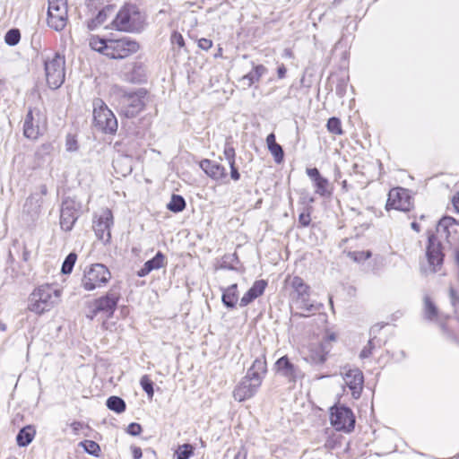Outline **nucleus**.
<instances>
[{
    "label": "nucleus",
    "mask_w": 459,
    "mask_h": 459,
    "mask_svg": "<svg viewBox=\"0 0 459 459\" xmlns=\"http://www.w3.org/2000/svg\"><path fill=\"white\" fill-rule=\"evenodd\" d=\"M73 432L77 435L79 431L84 427V423L82 421L74 420L70 424Z\"/></svg>",
    "instance_id": "55"
},
{
    "label": "nucleus",
    "mask_w": 459,
    "mask_h": 459,
    "mask_svg": "<svg viewBox=\"0 0 459 459\" xmlns=\"http://www.w3.org/2000/svg\"><path fill=\"white\" fill-rule=\"evenodd\" d=\"M377 165H381L378 160L367 164L355 162L352 166L353 174L359 178V182L361 185L367 186L373 179L372 171L375 170Z\"/></svg>",
    "instance_id": "24"
},
{
    "label": "nucleus",
    "mask_w": 459,
    "mask_h": 459,
    "mask_svg": "<svg viewBox=\"0 0 459 459\" xmlns=\"http://www.w3.org/2000/svg\"><path fill=\"white\" fill-rule=\"evenodd\" d=\"M456 226H459V221L455 218L445 215L437 222V232H443L446 238H448L452 233H456Z\"/></svg>",
    "instance_id": "28"
},
{
    "label": "nucleus",
    "mask_w": 459,
    "mask_h": 459,
    "mask_svg": "<svg viewBox=\"0 0 459 459\" xmlns=\"http://www.w3.org/2000/svg\"><path fill=\"white\" fill-rule=\"evenodd\" d=\"M326 126L329 132L333 134H341L342 133L341 120L337 117L329 118Z\"/></svg>",
    "instance_id": "45"
},
{
    "label": "nucleus",
    "mask_w": 459,
    "mask_h": 459,
    "mask_svg": "<svg viewBox=\"0 0 459 459\" xmlns=\"http://www.w3.org/2000/svg\"><path fill=\"white\" fill-rule=\"evenodd\" d=\"M452 204L455 211L459 213V191L453 196Z\"/></svg>",
    "instance_id": "61"
},
{
    "label": "nucleus",
    "mask_w": 459,
    "mask_h": 459,
    "mask_svg": "<svg viewBox=\"0 0 459 459\" xmlns=\"http://www.w3.org/2000/svg\"><path fill=\"white\" fill-rule=\"evenodd\" d=\"M238 263V257L236 253L233 254H226L222 256L221 264L219 265V269L224 270H236L235 264Z\"/></svg>",
    "instance_id": "39"
},
{
    "label": "nucleus",
    "mask_w": 459,
    "mask_h": 459,
    "mask_svg": "<svg viewBox=\"0 0 459 459\" xmlns=\"http://www.w3.org/2000/svg\"><path fill=\"white\" fill-rule=\"evenodd\" d=\"M342 376L353 399L360 398L364 387V375L359 368H344Z\"/></svg>",
    "instance_id": "16"
},
{
    "label": "nucleus",
    "mask_w": 459,
    "mask_h": 459,
    "mask_svg": "<svg viewBox=\"0 0 459 459\" xmlns=\"http://www.w3.org/2000/svg\"><path fill=\"white\" fill-rule=\"evenodd\" d=\"M113 225V215L109 209L104 211L95 222L93 229L97 238L104 243H108L111 239L110 229Z\"/></svg>",
    "instance_id": "18"
},
{
    "label": "nucleus",
    "mask_w": 459,
    "mask_h": 459,
    "mask_svg": "<svg viewBox=\"0 0 459 459\" xmlns=\"http://www.w3.org/2000/svg\"><path fill=\"white\" fill-rule=\"evenodd\" d=\"M108 39H101L98 36H91L89 45L91 49L101 53L107 56Z\"/></svg>",
    "instance_id": "35"
},
{
    "label": "nucleus",
    "mask_w": 459,
    "mask_h": 459,
    "mask_svg": "<svg viewBox=\"0 0 459 459\" xmlns=\"http://www.w3.org/2000/svg\"><path fill=\"white\" fill-rule=\"evenodd\" d=\"M165 255L161 251H158L153 257L147 260L144 264L152 272L153 270H159L165 264Z\"/></svg>",
    "instance_id": "38"
},
{
    "label": "nucleus",
    "mask_w": 459,
    "mask_h": 459,
    "mask_svg": "<svg viewBox=\"0 0 459 459\" xmlns=\"http://www.w3.org/2000/svg\"><path fill=\"white\" fill-rule=\"evenodd\" d=\"M42 204L43 198L36 192L30 194L26 199L24 208L27 209L29 213L38 214L40 212Z\"/></svg>",
    "instance_id": "30"
},
{
    "label": "nucleus",
    "mask_w": 459,
    "mask_h": 459,
    "mask_svg": "<svg viewBox=\"0 0 459 459\" xmlns=\"http://www.w3.org/2000/svg\"><path fill=\"white\" fill-rule=\"evenodd\" d=\"M144 15L132 4H125L112 21V28L125 32H140L144 26Z\"/></svg>",
    "instance_id": "1"
},
{
    "label": "nucleus",
    "mask_w": 459,
    "mask_h": 459,
    "mask_svg": "<svg viewBox=\"0 0 459 459\" xmlns=\"http://www.w3.org/2000/svg\"><path fill=\"white\" fill-rule=\"evenodd\" d=\"M292 289L290 299L297 305L298 308L307 312L319 311L324 306L322 303L310 302V286L299 276H294L290 282Z\"/></svg>",
    "instance_id": "2"
},
{
    "label": "nucleus",
    "mask_w": 459,
    "mask_h": 459,
    "mask_svg": "<svg viewBox=\"0 0 459 459\" xmlns=\"http://www.w3.org/2000/svg\"><path fill=\"white\" fill-rule=\"evenodd\" d=\"M152 271L143 264V265L137 271L136 275L140 278L147 276Z\"/></svg>",
    "instance_id": "57"
},
{
    "label": "nucleus",
    "mask_w": 459,
    "mask_h": 459,
    "mask_svg": "<svg viewBox=\"0 0 459 459\" xmlns=\"http://www.w3.org/2000/svg\"><path fill=\"white\" fill-rule=\"evenodd\" d=\"M94 126L107 134H115L117 130V120L106 103L100 98L92 101Z\"/></svg>",
    "instance_id": "3"
},
{
    "label": "nucleus",
    "mask_w": 459,
    "mask_h": 459,
    "mask_svg": "<svg viewBox=\"0 0 459 459\" xmlns=\"http://www.w3.org/2000/svg\"><path fill=\"white\" fill-rule=\"evenodd\" d=\"M79 209L80 206L72 198L63 200L60 209V227L63 230L69 232L73 230L79 218Z\"/></svg>",
    "instance_id": "15"
},
{
    "label": "nucleus",
    "mask_w": 459,
    "mask_h": 459,
    "mask_svg": "<svg viewBox=\"0 0 459 459\" xmlns=\"http://www.w3.org/2000/svg\"><path fill=\"white\" fill-rule=\"evenodd\" d=\"M112 11L113 7L110 5L100 10L96 15V17L94 19H91L88 22V28L92 30L96 29L98 26L103 24L107 21L108 16L112 13Z\"/></svg>",
    "instance_id": "33"
},
{
    "label": "nucleus",
    "mask_w": 459,
    "mask_h": 459,
    "mask_svg": "<svg viewBox=\"0 0 459 459\" xmlns=\"http://www.w3.org/2000/svg\"><path fill=\"white\" fill-rule=\"evenodd\" d=\"M146 91L140 89L134 92H125L119 99V109L121 115L126 117H136L144 108Z\"/></svg>",
    "instance_id": "6"
},
{
    "label": "nucleus",
    "mask_w": 459,
    "mask_h": 459,
    "mask_svg": "<svg viewBox=\"0 0 459 459\" xmlns=\"http://www.w3.org/2000/svg\"><path fill=\"white\" fill-rule=\"evenodd\" d=\"M223 154L229 165L236 162V152L232 145H224Z\"/></svg>",
    "instance_id": "48"
},
{
    "label": "nucleus",
    "mask_w": 459,
    "mask_h": 459,
    "mask_svg": "<svg viewBox=\"0 0 459 459\" xmlns=\"http://www.w3.org/2000/svg\"><path fill=\"white\" fill-rule=\"evenodd\" d=\"M134 159L133 153H124L121 150H117V156L113 160V167L116 172L122 177L130 175L134 169Z\"/></svg>",
    "instance_id": "22"
},
{
    "label": "nucleus",
    "mask_w": 459,
    "mask_h": 459,
    "mask_svg": "<svg viewBox=\"0 0 459 459\" xmlns=\"http://www.w3.org/2000/svg\"><path fill=\"white\" fill-rule=\"evenodd\" d=\"M374 338H370L366 346L360 351L359 358L361 359H368L371 356L373 350L375 349Z\"/></svg>",
    "instance_id": "47"
},
{
    "label": "nucleus",
    "mask_w": 459,
    "mask_h": 459,
    "mask_svg": "<svg viewBox=\"0 0 459 459\" xmlns=\"http://www.w3.org/2000/svg\"><path fill=\"white\" fill-rule=\"evenodd\" d=\"M275 374L285 378L288 383L295 385L298 380L304 377V373L299 366L295 365L288 355L280 357L273 365Z\"/></svg>",
    "instance_id": "12"
},
{
    "label": "nucleus",
    "mask_w": 459,
    "mask_h": 459,
    "mask_svg": "<svg viewBox=\"0 0 459 459\" xmlns=\"http://www.w3.org/2000/svg\"><path fill=\"white\" fill-rule=\"evenodd\" d=\"M77 254L74 251L70 252L64 259L61 266V273L64 275H69L74 267L77 261Z\"/></svg>",
    "instance_id": "37"
},
{
    "label": "nucleus",
    "mask_w": 459,
    "mask_h": 459,
    "mask_svg": "<svg viewBox=\"0 0 459 459\" xmlns=\"http://www.w3.org/2000/svg\"><path fill=\"white\" fill-rule=\"evenodd\" d=\"M100 312H95V304L92 302V305L90 307L89 314H87V318L90 320H93Z\"/></svg>",
    "instance_id": "58"
},
{
    "label": "nucleus",
    "mask_w": 459,
    "mask_h": 459,
    "mask_svg": "<svg viewBox=\"0 0 459 459\" xmlns=\"http://www.w3.org/2000/svg\"><path fill=\"white\" fill-rule=\"evenodd\" d=\"M121 299L119 292L109 290L93 300L95 312H100L107 319L112 318Z\"/></svg>",
    "instance_id": "14"
},
{
    "label": "nucleus",
    "mask_w": 459,
    "mask_h": 459,
    "mask_svg": "<svg viewBox=\"0 0 459 459\" xmlns=\"http://www.w3.org/2000/svg\"><path fill=\"white\" fill-rule=\"evenodd\" d=\"M424 314L427 320H434L438 314V309L432 299L426 295L424 297Z\"/></svg>",
    "instance_id": "36"
},
{
    "label": "nucleus",
    "mask_w": 459,
    "mask_h": 459,
    "mask_svg": "<svg viewBox=\"0 0 459 459\" xmlns=\"http://www.w3.org/2000/svg\"><path fill=\"white\" fill-rule=\"evenodd\" d=\"M36 435V429L33 425H26L20 429L16 435V444L19 447L28 446Z\"/></svg>",
    "instance_id": "29"
},
{
    "label": "nucleus",
    "mask_w": 459,
    "mask_h": 459,
    "mask_svg": "<svg viewBox=\"0 0 459 459\" xmlns=\"http://www.w3.org/2000/svg\"><path fill=\"white\" fill-rule=\"evenodd\" d=\"M260 386V385H256V383L244 377L234 388L233 397L236 401L244 402L252 398L257 393Z\"/></svg>",
    "instance_id": "19"
},
{
    "label": "nucleus",
    "mask_w": 459,
    "mask_h": 459,
    "mask_svg": "<svg viewBox=\"0 0 459 459\" xmlns=\"http://www.w3.org/2000/svg\"><path fill=\"white\" fill-rule=\"evenodd\" d=\"M252 70L239 78L238 82L244 89L250 88L255 82H258L262 76L267 74L268 69L263 65H255L251 62Z\"/></svg>",
    "instance_id": "25"
},
{
    "label": "nucleus",
    "mask_w": 459,
    "mask_h": 459,
    "mask_svg": "<svg viewBox=\"0 0 459 459\" xmlns=\"http://www.w3.org/2000/svg\"><path fill=\"white\" fill-rule=\"evenodd\" d=\"M131 451H132L133 459H141L142 458L143 451H142L141 447L136 446H132Z\"/></svg>",
    "instance_id": "56"
},
{
    "label": "nucleus",
    "mask_w": 459,
    "mask_h": 459,
    "mask_svg": "<svg viewBox=\"0 0 459 459\" xmlns=\"http://www.w3.org/2000/svg\"><path fill=\"white\" fill-rule=\"evenodd\" d=\"M195 454V447L188 443L180 445L175 451L176 459H189Z\"/></svg>",
    "instance_id": "40"
},
{
    "label": "nucleus",
    "mask_w": 459,
    "mask_h": 459,
    "mask_svg": "<svg viewBox=\"0 0 459 459\" xmlns=\"http://www.w3.org/2000/svg\"><path fill=\"white\" fill-rule=\"evenodd\" d=\"M106 406L109 411L117 414L123 413L126 410V403L123 398L117 395H111L106 400Z\"/></svg>",
    "instance_id": "32"
},
{
    "label": "nucleus",
    "mask_w": 459,
    "mask_h": 459,
    "mask_svg": "<svg viewBox=\"0 0 459 459\" xmlns=\"http://www.w3.org/2000/svg\"><path fill=\"white\" fill-rule=\"evenodd\" d=\"M140 44L129 37L108 39L107 56L112 59H124L135 54Z\"/></svg>",
    "instance_id": "7"
},
{
    "label": "nucleus",
    "mask_w": 459,
    "mask_h": 459,
    "mask_svg": "<svg viewBox=\"0 0 459 459\" xmlns=\"http://www.w3.org/2000/svg\"><path fill=\"white\" fill-rule=\"evenodd\" d=\"M65 56L56 53L45 60V74L49 88L56 90L61 87L65 77Z\"/></svg>",
    "instance_id": "4"
},
{
    "label": "nucleus",
    "mask_w": 459,
    "mask_h": 459,
    "mask_svg": "<svg viewBox=\"0 0 459 459\" xmlns=\"http://www.w3.org/2000/svg\"><path fill=\"white\" fill-rule=\"evenodd\" d=\"M449 297L452 306L456 307V305L459 304V295L454 287L449 288Z\"/></svg>",
    "instance_id": "51"
},
{
    "label": "nucleus",
    "mask_w": 459,
    "mask_h": 459,
    "mask_svg": "<svg viewBox=\"0 0 459 459\" xmlns=\"http://www.w3.org/2000/svg\"><path fill=\"white\" fill-rule=\"evenodd\" d=\"M268 285V281L264 279L255 280L252 286L246 291L240 299L239 306L241 307H247L251 304L255 299L261 297Z\"/></svg>",
    "instance_id": "23"
},
{
    "label": "nucleus",
    "mask_w": 459,
    "mask_h": 459,
    "mask_svg": "<svg viewBox=\"0 0 459 459\" xmlns=\"http://www.w3.org/2000/svg\"><path fill=\"white\" fill-rule=\"evenodd\" d=\"M313 359L315 360V362L316 364H323L326 360V354L325 353L316 354V357L313 358Z\"/></svg>",
    "instance_id": "60"
},
{
    "label": "nucleus",
    "mask_w": 459,
    "mask_h": 459,
    "mask_svg": "<svg viewBox=\"0 0 459 459\" xmlns=\"http://www.w3.org/2000/svg\"><path fill=\"white\" fill-rule=\"evenodd\" d=\"M170 42L173 46H178L179 48L185 47L184 38L178 31H173V33L170 36Z\"/></svg>",
    "instance_id": "50"
},
{
    "label": "nucleus",
    "mask_w": 459,
    "mask_h": 459,
    "mask_svg": "<svg viewBox=\"0 0 459 459\" xmlns=\"http://www.w3.org/2000/svg\"><path fill=\"white\" fill-rule=\"evenodd\" d=\"M247 452L245 447H241L235 455L234 459H247Z\"/></svg>",
    "instance_id": "59"
},
{
    "label": "nucleus",
    "mask_w": 459,
    "mask_h": 459,
    "mask_svg": "<svg viewBox=\"0 0 459 459\" xmlns=\"http://www.w3.org/2000/svg\"><path fill=\"white\" fill-rule=\"evenodd\" d=\"M266 373L267 363L265 355L263 354L253 361L251 367L247 369L245 377L256 383V385H261Z\"/></svg>",
    "instance_id": "20"
},
{
    "label": "nucleus",
    "mask_w": 459,
    "mask_h": 459,
    "mask_svg": "<svg viewBox=\"0 0 459 459\" xmlns=\"http://www.w3.org/2000/svg\"><path fill=\"white\" fill-rule=\"evenodd\" d=\"M110 277V272L106 265L94 264L84 271L82 286L86 290H93L102 284L108 283Z\"/></svg>",
    "instance_id": "9"
},
{
    "label": "nucleus",
    "mask_w": 459,
    "mask_h": 459,
    "mask_svg": "<svg viewBox=\"0 0 459 459\" xmlns=\"http://www.w3.org/2000/svg\"><path fill=\"white\" fill-rule=\"evenodd\" d=\"M212 41L211 39L203 38L198 40V47L204 50H208L212 48Z\"/></svg>",
    "instance_id": "53"
},
{
    "label": "nucleus",
    "mask_w": 459,
    "mask_h": 459,
    "mask_svg": "<svg viewBox=\"0 0 459 459\" xmlns=\"http://www.w3.org/2000/svg\"><path fill=\"white\" fill-rule=\"evenodd\" d=\"M306 173L313 183L315 194L323 198H329L332 196L333 188L331 187L330 182L328 178L320 173L317 168H307L306 169Z\"/></svg>",
    "instance_id": "17"
},
{
    "label": "nucleus",
    "mask_w": 459,
    "mask_h": 459,
    "mask_svg": "<svg viewBox=\"0 0 459 459\" xmlns=\"http://www.w3.org/2000/svg\"><path fill=\"white\" fill-rule=\"evenodd\" d=\"M413 208L412 196L411 192L403 187L392 188L388 193L385 210H397L408 212Z\"/></svg>",
    "instance_id": "10"
},
{
    "label": "nucleus",
    "mask_w": 459,
    "mask_h": 459,
    "mask_svg": "<svg viewBox=\"0 0 459 459\" xmlns=\"http://www.w3.org/2000/svg\"><path fill=\"white\" fill-rule=\"evenodd\" d=\"M20 39L21 34L19 30L17 29L9 30L4 36V41L9 46L17 45L20 41Z\"/></svg>",
    "instance_id": "44"
},
{
    "label": "nucleus",
    "mask_w": 459,
    "mask_h": 459,
    "mask_svg": "<svg viewBox=\"0 0 459 459\" xmlns=\"http://www.w3.org/2000/svg\"><path fill=\"white\" fill-rule=\"evenodd\" d=\"M348 256L356 263H362L372 256L370 250L349 252Z\"/></svg>",
    "instance_id": "43"
},
{
    "label": "nucleus",
    "mask_w": 459,
    "mask_h": 459,
    "mask_svg": "<svg viewBox=\"0 0 459 459\" xmlns=\"http://www.w3.org/2000/svg\"><path fill=\"white\" fill-rule=\"evenodd\" d=\"M67 23L66 0H48V25L56 31L62 30Z\"/></svg>",
    "instance_id": "11"
},
{
    "label": "nucleus",
    "mask_w": 459,
    "mask_h": 459,
    "mask_svg": "<svg viewBox=\"0 0 459 459\" xmlns=\"http://www.w3.org/2000/svg\"><path fill=\"white\" fill-rule=\"evenodd\" d=\"M23 134L29 140H37L40 134V129L38 124H35V117L31 109L27 113L24 124H23Z\"/></svg>",
    "instance_id": "27"
},
{
    "label": "nucleus",
    "mask_w": 459,
    "mask_h": 459,
    "mask_svg": "<svg viewBox=\"0 0 459 459\" xmlns=\"http://www.w3.org/2000/svg\"><path fill=\"white\" fill-rule=\"evenodd\" d=\"M221 303L228 309H234L238 301V283H232L228 287H221Z\"/></svg>",
    "instance_id": "26"
},
{
    "label": "nucleus",
    "mask_w": 459,
    "mask_h": 459,
    "mask_svg": "<svg viewBox=\"0 0 459 459\" xmlns=\"http://www.w3.org/2000/svg\"><path fill=\"white\" fill-rule=\"evenodd\" d=\"M39 195L43 197L44 195H47L48 194V187L46 185H40L39 186Z\"/></svg>",
    "instance_id": "64"
},
{
    "label": "nucleus",
    "mask_w": 459,
    "mask_h": 459,
    "mask_svg": "<svg viewBox=\"0 0 459 459\" xmlns=\"http://www.w3.org/2000/svg\"><path fill=\"white\" fill-rule=\"evenodd\" d=\"M229 166L230 168V178H231V179H233L234 181L239 180L240 179V173L238 171V169L236 166V162H234L233 164H230Z\"/></svg>",
    "instance_id": "52"
},
{
    "label": "nucleus",
    "mask_w": 459,
    "mask_h": 459,
    "mask_svg": "<svg viewBox=\"0 0 459 459\" xmlns=\"http://www.w3.org/2000/svg\"><path fill=\"white\" fill-rule=\"evenodd\" d=\"M330 423L337 431L351 433L355 429L356 418L346 405H334L330 409Z\"/></svg>",
    "instance_id": "5"
},
{
    "label": "nucleus",
    "mask_w": 459,
    "mask_h": 459,
    "mask_svg": "<svg viewBox=\"0 0 459 459\" xmlns=\"http://www.w3.org/2000/svg\"><path fill=\"white\" fill-rule=\"evenodd\" d=\"M53 289L48 284L35 289L29 297L28 309L39 315L49 311L53 307Z\"/></svg>",
    "instance_id": "8"
},
{
    "label": "nucleus",
    "mask_w": 459,
    "mask_h": 459,
    "mask_svg": "<svg viewBox=\"0 0 459 459\" xmlns=\"http://www.w3.org/2000/svg\"><path fill=\"white\" fill-rule=\"evenodd\" d=\"M268 151L273 157L276 164H281L284 161V151L282 145H266Z\"/></svg>",
    "instance_id": "42"
},
{
    "label": "nucleus",
    "mask_w": 459,
    "mask_h": 459,
    "mask_svg": "<svg viewBox=\"0 0 459 459\" xmlns=\"http://www.w3.org/2000/svg\"><path fill=\"white\" fill-rule=\"evenodd\" d=\"M78 446L82 447L85 453L93 457L98 458L101 455L100 446L96 441L84 439L81 441Z\"/></svg>",
    "instance_id": "34"
},
{
    "label": "nucleus",
    "mask_w": 459,
    "mask_h": 459,
    "mask_svg": "<svg viewBox=\"0 0 459 459\" xmlns=\"http://www.w3.org/2000/svg\"><path fill=\"white\" fill-rule=\"evenodd\" d=\"M311 207L307 208L299 215V224L300 227H308L311 222Z\"/></svg>",
    "instance_id": "46"
},
{
    "label": "nucleus",
    "mask_w": 459,
    "mask_h": 459,
    "mask_svg": "<svg viewBox=\"0 0 459 459\" xmlns=\"http://www.w3.org/2000/svg\"><path fill=\"white\" fill-rule=\"evenodd\" d=\"M426 258L432 272H437L444 264L445 254L443 245L434 233L428 236L426 246Z\"/></svg>",
    "instance_id": "13"
},
{
    "label": "nucleus",
    "mask_w": 459,
    "mask_h": 459,
    "mask_svg": "<svg viewBox=\"0 0 459 459\" xmlns=\"http://www.w3.org/2000/svg\"><path fill=\"white\" fill-rule=\"evenodd\" d=\"M30 257V252L26 248L24 247L23 248V251H22V260L24 262H27Z\"/></svg>",
    "instance_id": "63"
},
{
    "label": "nucleus",
    "mask_w": 459,
    "mask_h": 459,
    "mask_svg": "<svg viewBox=\"0 0 459 459\" xmlns=\"http://www.w3.org/2000/svg\"><path fill=\"white\" fill-rule=\"evenodd\" d=\"M186 203L181 195L172 194L169 202L166 204V208L173 212L179 213L186 209Z\"/></svg>",
    "instance_id": "31"
},
{
    "label": "nucleus",
    "mask_w": 459,
    "mask_h": 459,
    "mask_svg": "<svg viewBox=\"0 0 459 459\" xmlns=\"http://www.w3.org/2000/svg\"><path fill=\"white\" fill-rule=\"evenodd\" d=\"M286 73H287V69H286L285 65H284L283 64H282V65H281L278 67V69H277V74H278V77H279L280 79L284 78V77H285V75H286Z\"/></svg>",
    "instance_id": "62"
},
{
    "label": "nucleus",
    "mask_w": 459,
    "mask_h": 459,
    "mask_svg": "<svg viewBox=\"0 0 459 459\" xmlns=\"http://www.w3.org/2000/svg\"><path fill=\"white\" fill-rule=\"evenodd\" d=\"M140 385L149 399H152L154 395V383L148 375H143L140 378Z\"/></svg>",
    "instance_id": "41"
},
{
    "label": "nucleus",
    "mask_w": 459,
    "mask_h": 459,
    "mask_svg": "<svg viewBox=\"0 0 459 459\" xmlns=\"http://www.w3.org/2000/svg\"><path fill=\"white\" fill-rule=\"evenodd\" d=\"M201 169L212 180L223 181L227 178L226 169L219 162L208 159L200 161Z\"/></svg>",
    "instance_id": "21"
},
{
    "label": "nucleus",
    "mask_w": 459,
    "mask_h": 459,
    "mask_svg": "<svg viewBox=\"0 0 459 459\" xmlns=\"http://www.w3.org/2000/svg\"><path fill=\"white\" fill-rule=\"evenodd\" d=\"M387 324L385 323H378L373 325L370 329L369 334L372 335L374 339L377 338V334Z\"/></svg>",
    "instance_id": "54"
},
{
    "label": "nucleus",
    "mask_w": 459,
    "mask_h": 459,
    "mask_svg": "<svg viewBox=\"0 0 459 459\" xmlns=\"http://www.w3.org/2000/svg\"><path fill=\"white\" fill-rule=\"evenodd\" d=\"M126 433L132 437H137L139 436L142 431L143 428L142 425L137 422H131L126 429Z\"/></svg>",
    "instance_id": "49"
}]
</instances>
